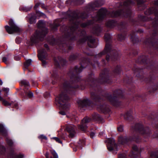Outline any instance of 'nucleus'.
I'll use <instances>...</instances> for the list:
<instances>
[{"label": "nucleus", "mask_w": 158, "mask_h": 158, "mask_svg": "<svg viewBox=\"0 0 158 158\" xmlns=\"http://www.w3.org/2000/svg\"><path fill=\"white\" fill-rule=\"evenodd\" d=\"M107 148L110 151H117V145L115 143L114 140L113 139L109 138L107 139Z\"/></svg>", "instance_id": "obj_8"}, {"label": "nucleus", "mask_w": 158, "mask_h": 158, "mask_svg": "<svg viewBox=\"0 0 158 158\" xmlns=\"http://www.w3.org/2000/svg\"><path fill=\"white\" fill-rule=\"evenodd\" d=\"M100 28L99 27H98L95 29V32H94L95 33H97V32L98 31H100Z\"/></svg>", "instance_id": "obj_54"}, {"label": "nucleus", "mask_w": 158, "mask_h": 158, "mask_svg": "<svg viewBox=\"0 0 158 158\" xmlns=\"http://www.w3.org/2000/svg\"><path fill=\"white\" fill-rule=\"evenodd\" d=\"M75 59V56L73 55V56H71L70 57V60H72V59Z\"/></svg>", "instance_id": "obj_61"}, {"label": "nucleus", "mask_w": 158, "mask_h": 158, "mask_svg": "<svg viewBox=\"0 0 158 158\" xmlns=\"http://www.w3.org/2000/svg\"><path fill=\"white\" fill-rule=\"evenodd\" d=\"M1 101H2V104L5 106H10L14 103V102L13 101H11L10 102H9L7 101L3 98Z\"/></svg>", "instance_id": "obj_21"}, {"label": "nucleus", "mask_w": 158, "mask_h": 158, "mask_svg": "<svg viewBox=\"0 0 158 158\" xmlns=\"http://www.w3.org/2000/svg\"><path fill=\"white\" fill-rule=\"evenodd\" d=\"M132 3L131 0H127L123 3V5L125 6H127Z\"/></svg>", "instance_id": "obj_35"}, {"label": "nucleus", "mask_w": 158, "mask_h": 158, "mask_svg": "<svg viewBox=\"0 0 158 158\" xmlns=\"http://www.w3.org/2000/svg\"><path fill=\"white\" fill-rule=\"evenodd\" d=\"M78 19L76 18H73L71 20L70 22L72 23V26L69 28V31L67 33V34H65V37L66 38L70 37V38L73 39V38H72L73 35H74L75 33V31L77 29L78 26L80 25L81 27H85L91 24L92 23V21L87 23H83L80 24V23L78 22Z\"/></svg>", "instance_id": "obj_2"}, {"label": "nucleus", "mask_w": 158, "mask_h": 158, "mask_svg": "<svg viewBox=\"0 0 158 158\" xmlns=\"http://www.w3.org/2000/svg\"><path fill=\"white\" fill-rule=\"evenodd\" d=\"M18 104L17 103H15L14 104V107L16 108H18Z\"/></svg>", "instance_id": "obj_60"}, {"label": "nucleus", "mask_w": 158, "mask_h": 158, "mask_svg": "<svg viewBox=\"0 0 158 158\" xmlns=\"http://www.w3.org/2000/svg\"><path fill=\"white\" fill-rule=\"evenodd\" d=\"M15 158H23L24 156L23 154H20L18 155H14Z\"/></svg>", "instance_id": "obj_44"}, {"label": "nucleus", "mask_w": 158, "mask_h": 158, "mask_svg": "<svg viewBox=\"0 0 158 158\" xmlns=\"http://www.w3.org/2000/svg\"><path fill=\"white\" fill-rule=\"evenodd\" d=\"M111 58L109 55H107L106 56V59L107 61H109L110 60V59Z\"/></svg>", "instance_id": "obj_59"}, {"label": "nucleus", "mask_w": 158, "mask_h": 158, "mask_svg": "<svg viewBox=\"0 0 158 158\" xmlns=\"http://www.w3.org/2000/svg\"><path fill=\"white\" fill-rule=\"evenodd\" d=\"M2 61L6 64H8L9 63V60L5 57H3Z\"/></svg>", "instance_id": "obj_41"}, {"label": "nucleus", "mask_w": 158, "mask_h": 158, "mask_svg": "<svg viewBox=\"0 0 158 158\" xmlns=\"http://www.w3.org/2000/svg\"><path fill=\"white\" fill-rule=\"evenodd\" d=\"M118 131L119 132H122L123 130V127L122 126H120L118 128Z\"/></svg>", "instance_id": "obj_46"}, {"label": "nucleus", "mask_w": 158, "mask_h": 158, "mask_svg": "<svg viewBox=\"0 0 158 158\" xmlns=\"http://www.w3.org/2000/svg\"><path fill=\"white\" fill-rule=\"evenodd\" d=\"M38 138L39 139H41V140H43V139H44L46 140H47L48 139L47 137L46 136H45L43 135H40L38 137Z\"/></svg>", "instance_id": "obj_40"}, {"label": "nucleus", "mask_w": 158, "mask_h": 158, "mask_svg": "<svg viewBox=\"0 0 158 158\" xmlns=\"http://www.w3.org/2000/svg\"><path fill=\"white\" fill-rule=\"evenodd\" d=\"M108 13L106 9L102 8L98 11L96 18L98 21L102 20Z\"/></svg>", "instance_id": "obj_10"}, {"label": "nucleus", "mask_w": 158, "mask_h": 158, "mask_svg": "<svg viewBox=\"0 0 158 158\" xmlns=\"http://www.w3.org/2000/svg\"><path fill=\"white\" fill-rule=\"evenodd\" d=\"M52 139L55 140L57 142L60 143H62V141L60 140V139L57 137H54L52 138Z\"/></svg>", "instance_id": "obj_38"}, {"label": "nucleus", "mask_w": 158, "mask_h": 158, "mask_svg": "<svg viewBox=\"0 0 158 158\" xmlns=\"http://www.w3.org/2000/svg\"><path fill=\"white\" fill-rule=\"evenodd\" d=\"M6 141L7 143L9 145L11 146L12 145L13 142L11 139H9L8 138H6Z\"/></svg>", "instance_id": "obj_42"}, {"label": "nucleus", "mask_w": 158, "mask_h": 158, "mask_svg": "<svg viewBox=\"0 0 158 158\" xmlns=\"http://www.w3.org/2000/svg\"><path fill=\"white\" fill-rule=\"evenodd\" d=\"M2 90L3 91L6 92V93H7L9 91V88H3L2 89Z\"/></svg>", "instance_id": "obj_56"}, {"label": "nucleus", "mask_w": 158, "mask_h": 158, "mask_svg": "<svg viewBox=\"0 0 158 158\" xmlns=\"http://www.w3.org/2000/svg\"><path fill=\"white\" fill-rule=\"evenodd\" d=\"M98 2H95L94 3H91L90 4V8L91 9L93 10H94V7H97L99 6V5L97 4Z\"/></svg>", "instance_id": "obj_28"}, {"label": "nucleus", "mask_w": 158, "mask_h": 158, "mask_svg": "<svg viewBox=\"0 0 158 158\" xmlns=\"http://www.w3.org/2000/svg\"><path fill=\"white\" fill-rule=\"evenodd\" d=\"M14 59L15 60H20V58L19 56H15Z\"/></svg>", "instance_id": "obj_49"}, {"label": "nucleus", "mask_w": 158, "mask_h": 158, "mask_svg": "<svg viewBox=\"0 0 158 158\" xmlns=\"http://www.w3.org/2000/svg\"><path fill=\"white\" fill-rule=\"evenodd\" d=\"M84 68L82 66H81V68H78L77 66H76L73 71V73H75L76 72L77 74H78V73L81 72Z\"/></svg>", "instance_id": "obj_23"}, {"label": "nucleus", "mask_w": 158, "mask_h": 158, "mask_svg": "<svg viewBox=\"0 0 158 158\" xmlns=\"http://www.w3.org/2000/svg\"><path fill=\"white\" fill-rule=\"evenodd\" d=\"M66 129L69 133V137L73 138L75 136L76 134V127L73 125L70 124L67 126Z\"/></svg>", "instance_id": "obj_11"}, {"label": "nucleus", "mask_w": 158, "mask_h": 158, "mask_svg": "<svg viewBox=\"0 0 158 158\" xmlns=\"http://www.w3.org/2000/svg\"><path fill=\"white\" fill-rule=\"evenodd\" d=\"M85 141L84 139L80 140L78 142V146L80 148H82L85 145Z\"/></svg>", "instance_id": "obj_29"}, {"label": "nucleus", "mask_w": 158, "mask_h": 158, "mask_svg": "<svg viewBox=\"0 0 158 158\" xmlns=\"http://www.w3.org/2000/svg\"><path fill=\"white\" fill-rule=\"evenodd\" d=\"M0 132L3 134H5V135H6V130L4 129L3 126L2 125H0Z\"/></svg>", "instance_id": "obj_34"}, {"label": "nucleus", "mask_w": 158, "mask_h": 158, "mask_svg": "<svg viewBox=\"0 0 158 158\" xmlns=\"http://www.w3.org/2000/svg\"><path fill=\"white\" fill-rule=\"evenodd\" d=\"M51 153L53 156L54 158H58V156L56 152L54 151H52Z\"/></svg>", "instance_id": "obj_43"}, {"label": "nucleus", "mask_w": 158, "mask_h": 158, "mask_svg": "<svg viewBox=\"0 0 158 158\" xmlns=\"http://www.w3.org/2000/svg\"><path fill=\"white\" fill-rule=\"evenodd\" d=\"M108 72L107 70L105 69L102 72V73L100 74V77H102V79L106 81V82L107 83H109L106 79L107 78Z\"/></svg>", "instance_id": "obj_16"}, {"label": "nucleus", "mask_w": 158, "mask_h": 158, "mask_svg": "<svg viewBox=\"0 0 158 158\" xmlns=\"http://www.w3.org/2000/svg\"><path fill=\"white\" fill-rule=\"evenodd\" d=\"M118 37L119 40L121 41L124 40L125 38V36L122 34L118 35Z\"/></svg>", "instance_id": "obj_45"}, {"label": "nucleus", "mask_w": 158, "mask_h": 158, "mask_svg": "<svg viewBox=\"0 0 158 158\" xmlns=\"http://www.w3.org/2000/svg\"><path fill=\"white\" fill-rule=\"evenodd\" d=\"M58 58V61H57V59L55 58L54 59L55 64L56 66H58L59 65V63H61L62 62V60L59 59V57Z\"/></svg>", "instance_id": "obj_36"}, {"label": "nucleus", "mask_w": 158, "mask_h": 158, "mask_svg": "<svg viewBox=\"0 0 158 158\" xmlns=\"http://www.w3.org/2000/svg\"><path fill=\"white\" fill-rule=\"evenodd\" d=\"M155 4L156 5L158 6V0H157L155 1Z\"/></svg>", "instance_id": "obj_63"}, {"label": "nucleus", "mask_w": 158, "mask_h": 158, "mask_svg": "<svg viewBox=\"0 0 158 158\" xmlns=\"http://www.w3.org/2000/svg\"><path fill=\"white\" fill-rule=\"evenodd\" d=\"M24 91L25 93L27 95V97L29 98H30L33 97V93L29 91V90H28V89L27 90H24Z\"/></svg>", "instance_id": "obj_24"}, {"label": "nucleus", "mask_w": 158, "mask_h": 158, "mask_svg": "<svg viewBox=\"0 0 158 158\" xmlns=\"http://www.w3.org/2000/svg\"><path fill=\"white\" fill-rule=\"evenodd\" d=\"M91 120V119L89 117L84 118L82 120L81 125L78 126V128L82 131H85L87 128V124L90 122Z\"/></svg>", "instance_id": "obj_7"}, {"label": "nucleus", "mask_w": 158, "mask_h": 158, "mask_svg": "<svg viewBox=\"0 0 158 158\" xmlns=\"http://www.w3.org/2000/svg\"><path fill=\"white\" fill-rule=\"evenodd\" d=\"M48 33V29L43 28L41 31H36L34 35L31 36V40L33 43L36 44L39 41H43L45 35Z\"/></svg>", "instance_id": "obj_3"}, {"label": "nucleus", "mask_w": 158, "mask_h": 158, "mask_svg": "<svg viewBox=\"0 0 158 158\" xmlns=\"http://www.w3.org/2000/svg\"><path fill=\"white\" fill-rule=\"evenodd\" d=\"M107 99L113 105L117 106L120 102L118 101L117 97L113 95H109L107 96Z\"/></svg>", "instance_id": "obj_12"}, {"label": "nucleus", "mask_w": 158, "mask_h": 158, "mask_svg": "<svg viewBox=\"0 0 158 158\" xmlns=\"http://www.w3.org/2000/svg\"><path fill=\"white\" fill-rule=\"evenodd\" d=\"M36 14L37 15H39L40 16H42L44 15L43 13H42L39 11H36Z\"/></svg>", "instance_id": "obj_47"}, {"label": "nucleus", "mask_w": 158, "mask_h": 158, "mask_svg": "<svg viewBox=\"0 0 158 158\" xmlns=\"http://www.w3.org/2000/svg\"><path fill=\"white\" fill-rule=\"evenodd\" d=\"M8 23L9 26L6 25L5 26L6 30L8 33L12 34L19 32L21 31V29L15 24L12 20H10Z\"/></svg>", "instance_id": "obj_4"}, {"label": "nucleus", "mask_w": 158, "mask_h": 158, "mask_svg": "<svg viewBox=\"0 0 158 158\" xmlns=\"http://www.w3.org/2000/svg\"><path fill=\"white\" fill-rule=\"evenodd\" d=\"M44 46L45 48H47V50H48L49 49V48L48 47V46L47 44H45Z\"/></svg>", "instance_id": "obj_62"}, {"label": "nucleus", "mask_w": 158, "mask_h": 158, "mask_svg": "<svg viewBox=\"0 0 158 158\" xmlns=\"http://www.w3.org/2000/svg\"><path fill=\"white\" fill-rule=\"evenodd\" d=\"M81 34L83 35V38L80 41L81 42H84L85 41H88V44L89 46L91 48H94L96 47L97 46L95 43V40L92 39L90 36H87L85 35V31H81Z\"/></svg>", "instance_id": "obj_5"}, {"label": "nucleus", "mask_w": 158, "mask_h": 158, "mask_svg": "<svg viewBox=\"0 0 158 158\" xmlns=\"http://www.w3.org/2000/svg\"><path fill=\"white\" fill-rule=\"evenodd\" d=\"M41 3H36L35 5V6L34 7V9L36 10V8L41 5Z\"/></svg>", "instance_id": "obj_48"}, {"label": "nucleus", "mask_w": 158, "mask_h": 158, "mask_svg": "<svg viewBox=\"0 0 158 158\" xmlns=\"http://www.w3.org/2000/svg\"><path fill=\"white\" fill-rule=\"evenodd\" d=\"M59 24L55 22L53 25H51V27L53 30H56L57 27L59 26Z\"/></svg>", "instance_id": "obj_33"}, {"label": "nucleus", "mask_w": 158, "mask_h": 158, "mask_svg": "<svg viewBox=\"0 0 158 158\" xmlns=\"http://www.w3.org/2000/svg\"><path fill=\"white\" fill-rule=\"evenodd\" d=\"M133 149L135 151H136L138 150V148L136 146H134L133 147Z\"/></svg>", "instance_id": "obj_58"}, {"label": "nucleus", "mask_w": 158, "mask_h": 158, "mask_svg": "<svg viewBox=\"0 0 158 158\" xmlns=\"http://www.w3.org/2000/svg\"><path fill=\"white\" fill-rule=\"evenodd\" d=\"M136 127L137 128V130L139 132L142 134H150L149 128H144L143 126L141 124H136Z\"/></svg>", "instance_id": "obj_13"}, {"label": "nucleus", "mask_w": 158, "mask_h": 158, "mask_svg": "<svg viewBox=\"0 0 158 158\" xmlns=\"http://www.w3.org/2000/svg\"><path fill=\"white\" fill-rule=\"evenodd\" d=\"M117 25V23L113 20H109L106 23V26L109 28H112Z\"/></svg>", "instance_id": "obj_17"}, {"label": "nucleus", "mask_w": 158, "mask_h": 158, "mask_svg": "<svg viewBox=\"0 0 158 158\" xmlns=\"http://www.w3.org/2000/svg\"><path fill=\"white\" fill-rule=\"evenodd\" d=\"M78 104L80 107L84 108L85 107H87L90 105L91 102L87 98H85L79 100Z\"/></svg>", "instance_id": "obj_14"}, {"label": "nucleus", "mask_w": 158, "mask_h": 158, "mask_svg": "<svg viewBox=\"0 0 158 158\" xmlns=\"http://www.w3.org/2000/svg\"><path fill=\"white\" fill-rule=\"evenodd\" d=\"M91 97L92 99H93L96 102L100 101V99H99V97L96 95L94 93H91Z\"/></svg>", "instance_id": "obj_22"}, {"label": "nucleus", "mask_w": 158, "mask_h": 158, "mask_svg": "<svg viewBox=\"0 0 158 158\" xmlns=\"http://www.w3.org/2000/svg\"><path fill=\"white\" fill-rule=\"evenodd\" d=\"M70 77L72 79H74L75 82L79 81L80 80V78L77 75H73Z\"/></svg>", "instance_id": "obj_27"}, {"label": "nucleus", "mask_w": 158, "mask_h": 158, "mask_svg": "<svg viewBox=\"0 0 158 158\" xmlns=\"http://www.w3.org/2000/svg\"><path fill=\"white\" fill-rule=\"evenodd\" d=\"M121 93L122 92V91L120 90H118V91H117H117L116 92H115V93L118 96H119L121 94L120 93H121Z\"/></svg>", "instance_id": "obj_51"}, {"label": "nucleus", "mask_w": 158, "mask_h": 158, "mask_svg": "<svg viewBox=\"0 0 158 158\" xmlns=\"http://www.w3.org/2000/svg\"><path fill=\"white\" fill-rule=\"evenodd\" d=\"M131 40L134 43L136 41H138V38L136 37V36L134 34H131Z\"/></svg>", "instance_id": "obj_26"}, {"label": "nucleus", "mask_w": 158, "mask_h": 158, "mask_svg": "<svg viewBox=\"0 0 158 158\" xmlns=\"http://www.w3.org/2000/svg\"><path fill=\"white\" fill-rule=\"evenodd\" d=\"M92 118L94 120L97 121L100 119L101 117L99 114L95 113L92 115Z\"/></svg>", "instance_id": "obj_25"}, {"label": "nucleus", "mask_w": 158, "mask_h": 158, "mask_svg": "<svg viewBox=\"0 0 158 158\" xmlns=\"http://www.w3.org/2000/svg\"><path fill=\"white\" fill-rule=\"evenodd\" d=\"M94 135L95 134L94 132H92L90 133V136L91 138H93L94 136Z\"/></svg>", "instance_id": "obj_57"}, {"label": "nucleus", "mask_w": 158, "mask_h": 158, "mask_svg": "<svg viewBox=\"0 0 158 158\" xmlns=\"http://www.w3.org/2000/svg\"><path fill=\"white\" fill-rule=\"evenodd\" d=\"M131 13V11L130 9H129L126 11L125 14H124L123 15L125 17H129L130 16Z\"/></svg>", "instance_id": "obj_37"}, {"label": "nucleus", "mask_w": 158, "mask_h": 158, "mask_svg": "<svg viewBox=\"0 0 158 158\" xmlns=\"http://www.w3.org/2000/svg\"><path fill=\"white\" fill-rule=\"evenodd\" d=\"M59 113L62 115H64L66 114L65 112L63 111H60L59 112Z\"/></svg>", "instance_id": "obj_55"}, {"label": "nucleus", "mask_w": 158, "mask_h": 158, "mask_svg": "<svg viewBox=\"0 0 158 158\" xmlns=\"http://www.w3.org/2000/svg\"><path fill=\"white\" fill-rule=\"evenodd\" d=\"M153 89L154 90H156L158 89V84L156 85H154L153 87Z\"/></svg>", "instance_id": "obj_50"}, {"label": "nucleus", "mask_w": 158, "mask_h": 158, "mask_svg": "<svg viewBox=\"0 0 158 158\" xmlns=\"http://www.w3.org/2000/svg\"><path fill=\"white\" fill-rule=\"evenodd\" d=\"M38 27L39 28L44 27V23L43 20H39L37 23Z\"/></svg>", "instance_id": "obj_32"}, {"label": "nucleus", "mask_w": 158, "mask_h": 158, "mask_svg": "<svg viewBox=\"0 0 158 158\" xmlns=\"http://www.w3.org/2000/svg\"><path fill=\"white\" fill-rule=\"evenodd\" d=\"M118 157L119 158H123V156L122 154H120L118 156Z\"/></svg>", "instance_id": "obj_64"}, {"label": "nucleus", "mask_w": 158, "mask_h": 158, "mask_svg": "<svg viewBox=\"0 0 158 158\" xmlns=\"http://www.w3.org/2000/svg\"><path fill=\"white\" fill-rule=\"evenodd\" d=\"M123 11L122 10H117L113 11L110 14V16L112 17H115L122 15Z\"/></svg>", "instance_id": "obj_19"}, {"label": "nucleus", "mask_w": 158, "mask_h": 158, "mask_svg": "<svg viewBox=\"0 0 158 158\" xmlns=\"http://www.w3.org/2000/svg\"><path fill=\"white\" fill-rule=\"evenodd\" d=\"M99 107V110L102 113H106L110 111L109 107L108 106L104 105Z\"/></svg>", "instance_id": "obj_15"}, {"label": "nucleus", "mask_w": 158, "mask_h": 158, "mask_svg": "<svg viewBox=\"0 0 158 158\" xmlns=\"http://www.w3.org/2000/svg\"><path fill=\"white\" fill-rule=\"evenodd\" d=\"M21 83L22 85H23L25 87V89H24V90H27L28 89V87L30 86V84L26 80H23L21 81Z\"/></svg>", "instance_id": "obj_20"}, {"label": "nucleus", "mask_w": 158, "mask_h": 158, "mask_svg": "<svg viewBox=\"0 0 158 158\" xmlns=\"http://www.w3.org/2000/svg\"><path fill=\"white\" fill-rule=\"evenodd\" d=\"M105 40L106 41V47L103 52H101L99 54V55L101 56L104 55L105 54L108 52H111L112 48L111 44L109 42V40L111 38L110 35L106 33L105 35Z\"/></svg>", "instance_id": "obj_6"}, {"label": "nucleus", "mask_w": 158, "mask_h": 158, "mask_svg": "<svg viewBox=\"0 0 158 158\" xmlns=\"http://www.w3.org/2000/svg\"><path fill=\"white\" fill-rule=\"evenodd\" d=\"M47 56V55L45 50L42 49L38 50V56L39 60L42 61L43 65H44L46 64L44 60L45 59Z\"/></svg>", "instance_id": "obj_9"}, {"label": "nucleus", "mask_w": 158, "mask_h": 158, "mask_svg": "<svg viewBox=\"0 0 158 158\" xmlns=\"http://www.w3.org/2000/svg\"><path fill=\"white\" fill-rule=\"evenodd\" d=\"M74 82L69 83L68 81L64 82L62 85L61 90V93L59 96L56 98V101L57 105L59 104L60 106L63 107L64 110H67L69 107V105L67 104V102L69 100V98L67 95V93L70 94L74 89L78 87V85L73 87V85Z\"/></svg>", "instance_id": "obj_1"}, {"label": "nucleus", "mask_w": 158, "mask_h": 158, "mask_svg": "<svg viewBox=\"0 0 158 158\" xmlns=\"http://www.w3.org/2000/svg\"><path fill=\"white\" fill-rule=\"evenodd\" d=\"M31 60H27L24 63V66L25 68L27 69L28 66L31 64Z\"/></svg>", "instance_id": "obj_30"}, {"label": "nucleus", "mask_w": 158, "mask_h": 158, "mask_svg": "<svg viewBox=\"0 0 158 158\" xmlns=\"http://www.w3.org/2000/svg\"><path fill=\"white\" fill-rule=\"evenodd\" d=\"M121 70L120 67L119 66L117 67L116 69L114 70V72L117 74H119Z\"/></svg>", "instance_id": "obj_39"}, {"label": "nucleus", "mask_w": 158, "mask_h": 158, "mask_svg": "<svg viewBox=\"0 0 158 158\" xmlns=\"http://www.w3.org/2000/svg\"><path fill=\"white\" fill-rule=\"evenodd\" d=\"M76 1L80 4H82L84 2L85 0H76Z\"/></svg>", "instance_id": "obj_53"}, {"label": "nucleus", "mask_w": 158, "mask_h": 158, "mask_svg": "<svg viewBox=\"0 0 158 158\" xmlns=\"http://www.w3.org/2000/svg\"><path fill=\"white\" fill-rule=\"evenodd\" d=\"M131 112L130 111L126 113L124 115V118L126 119H130L131 116Z\"/></svg>", "instance_id": "obj_31"}, {"label": "nucleus", "mask_w": 158, "mask_h": 158, "mask_svg": "<svg viewBox=\"0 0 158 158\" xmlns=\"http://www.w3.org/2000/svg\"><path fill=\"white\" fill-rule=\"evenodd\" d=\"M130 140L128 139L126 136H120L118 139V142L119 144H123L126 143L128 140Z\"/></svg>", "instance_id": "obj_18"}, {"label": "nucleus", "mask_w": 158, "mask_h": 158, "mask_svg": "<svg viewBox=\"0 0 158 158\" xmlns=\"http://www.w3.org/2000/svg\"><path fill=\"white\" fill-rule=\"evenodd\" d=\"M45 156L46 158H52V157H50V158L49 156V153L48 152H46L45 154Z\"/></svg>", "instance_id": "obj_52"}]
</instances>
